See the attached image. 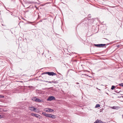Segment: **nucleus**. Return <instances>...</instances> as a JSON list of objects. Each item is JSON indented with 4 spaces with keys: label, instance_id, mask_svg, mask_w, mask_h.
Returning a JSON list of instances; mask_svg holds the SVG:
<instances>
[{
    "label": "nucleus",
    "instance_id": "nucleus-27",
    "mask_svg": "<svg viewBox=\"0 0 123 123\" xmlns=\"http://www.w3.org/2000/svg\"><path fill=\"white\" fill-rule=\"evenodd\" d=\"M59 74H60V75H61V74H60V73H59Z\"/></svg>",
    "mask_w": 123,
    "mask_h": 123
},
{
    "label": "nucleus",
    "instance_id": "nucleus-15",
    "mask_svg": "<svg viewBox=\"0 0 123 123\" xmlns=\"http://www.w3.org/2000/svg\"><path fill=\"white\" fill-rule=\"evenodd\" d=\"M36 113H31V115L32 116H35Z\"/></svg>",
    "mask_w": 123,
    "mask_h": 123
},
{
    "label": "nucleus",
    "instance_id": "nucleus-22",
    "mask_svg": "<svg viewBox=\"0 0 123 123\" xmlns=\"http://www.w3.org/2000/svg\"><path fill=\"white\" fill-rule=\"evenodd\" d=\"M2 117H1V115H0V118H1Z\"/></svg>",
    "mask_w": 123,
    "mask_h": 123
},
{
    "label": "nucleus",
    "instance_id": "nucleus-11",
    "mask_svg": "<svg viewBox=\"0 0 123 123\" xmlns=\"http://www.w3.org/2000/svg\"><path fill=\"white\" fill-rule=\"evenodd\" d=\"M118 87H117L115 89V92H116L117 93H118L119 92H118Z\"/></svg>",
    "mask_w": 123,
    "mask_h": 123
},
{
    "label": "nucleus",
    "instance_id": "nucleus-14",
    "mask_svg": "<svg viewBox=\"0 0 123 123\" xmlns=\"http://www.w3.org/2000/svg\"><path fill=\"white\" fill-rule=\"evenodd\" d=\"M4 97V96L3 95H0V98H2Z\"/></svg>",
    "mask_w": 123,
    "mask_h": 123
},
{
    "label": "nucleus",
    "instance_id": "nucleus-25",
    "mask_svg": "<svg viewBox=\"0 0 123 123\" xmlns=\"http://www.w3.org/2000/svg\"><path fill=\"white\" fill-rule=\"evenodd\" d=\"M29 3H31V2H29Z\"/></svg>",
    "mask_w": 123,
    "mask_h": 123
},
{
    "label": "nucleus",
    "instance_id": "nucleus-9",
    "mask_svg": "<svg viewBox=\"0 0 123 123\" xmlns=\"http://www.w3.org/2000/svg\"><path fill=\"white\" fill-rule=\"evenodd\" d=\"M94 123H103V122L101 120L98 119Z\"/></svg>",
    "mask_w": 123,
    "mask_h": 123
},
{
    "label": "nucleus",
    "instance_id": "nucleus-3",
    "mask_svg": "<svg viewBox=\"0 0 123 123\" xmlns=\"http://www.w3.org/2000/svg\"><path fill=\"white\" fill-rule=\"evenodd\" d=\"M45 74H47L49 75L50 76H53L56 75V73H54L53 72H47L45 73Z\"/></svg>",
    "mask_w": 123,
    "mask_h": 123
},
{
    "label": "nucleus",
    "instance_id": "nucleus-2",
    "mask_svg": "<svg viewBox=\"0 0 123 123\" xmlns=\"http://www.w3.org/2000/svg\"><path fill=\"white\" fill-rule=\"evenodd\" d=\"M32 100L35 101L36 102H43V100L40 99H38V98H37L36 97L32 98Z\"/></svg>",
    "mask_w": 123,
    "mask_h": 123
},
{
    "label": "nucleus",
    "instance_id": "nucleus-18",
    "mask_svg": "<svg viewBox=\"0 0 123 123\" xmlns=\"http://www.w3.org/2000/svg\"><path fill=\"white\" fill-rule=\"evenodd\" d=\"M115 106H113L112 107H111V108L112 109H115Z\"/></svg>",
    "mask_w": 123,
    "mask_h": 123
},
{
    "label": "nucleus",
    "instance_id": "nucleus-26",
    "mask_svg": "<svg viewBox=\"0 0 123 123\" xmlns=\"http://www.w3.org/2000/svg\"><path fill=\"white\" fill-rule=\"evenodd\" d=\"M106 93L107 94H108V95H109L108 94V93Z\"/></svg>",
    "mask_w": 123,
    "mask_h": 123
},
{
    "label": "nucleus",
    "instance_id": "nucleus-20",
    "mask_svg": "<svg viewBox=\"0 0 123 123\" xmlns=\"http://www.w3.org/2000/svg\"><path fill=\"white\" fill-rule=\"evenodd\" d=\"M48 83H51V81H48Z\"/></svg>",
    "mask_w": 123,
    "mask_h": 123
},
{
    "label": "nucleus",
    "instance_id": "nucleus-8",
    "mask_svg": "<svg viewBox=\"0 0 123 123\" xmlns=\"http://www.w3.org/2000/svg\"><path fill=\"white\" fill-rule=\"evenodd\" d=\"M35 117L37 118H38L39 119H40L42 118V116L39 114L36 113Z\"/></svg>",
    "mask_w": 123,
    "mask_h": 123
},
{
    "label": "nucleus",
    "instance_id": "nucleus-12",
    "mask_svg": "<svg viewBox=\"0 0 123 123\" xmlns=\"http://www.w3.org/2000/svg\"><path fill=\"white\" fill-rule=\"evenodd\" d=\"M100 106V105L99 104H97L96 105L95 107V108H98V107H99Z\"/></svg>",
    "mask_w": 123,
    "mask_h": 123
},
{
    "label": "nucleus",
    "instance_id": "nucleus-5",
    "mask_svg": "<svg viewBox=\"0 0 123 123\" xmlns=\"http://www.w3.org/2000/svg\"><path fill=\"white\" fill-rule=\"evenodd\" d=\"M44 111L46 112H52L54 111L53 110L51 109L50 108H47L44 109Z\"/></svg>",
    "mask_w": 123,
    "mask_h": 123
},
{
    "label": "nucleus",
    "instance_id": "nucleus-19",
    "mask_svg": "<svg viewBox=\"0 0 123 123\" xmlns=\"http://www.w3.org/2000/svg\"><path fill=\"white\" fill-rule=\"evenodd\" d=\"M117 46L118 47H120V45H118Z\"/></svg>",
    "mask_w": 123,
    "mask_h": 123
},
{
    "label": "nucleus",
    "instance_id": "nucleus-23",
    "mask_svg": "<svg viewBox=\"0 0 123 123\" xmlns=\"http://www.w3.org/2000/svg\"><path fill=\"white\" fill-rule=\"evenodd\" d=\"M48 81H46L45 82H48Z\"/></svg>",
    "mask_w": 123,
    "mask_h": 123
},
{
    "label": "nucleus",
    "instance_id": "nucleus-17",
    "mask_svg": "<svg viewBox=\"0 0 123 123\" xmlns=\"http://www.w3.org/2000/svg\"><path fill=\"white\" fill-rule=\"evenodd\" d=\"M51 81V83H56V82L54 81Z\"/></svg>",
    "mask_w": 123,
    "mask_h": 123
},
{
    "label": "nucleus",
    "instance_id": "nucleus-21",
    "mask_svg": "<svg viewBox=\"0 0 123 123\" xmlns=\"http://www.w3.org/2000/svg\"><path fill=\"white\" fill-rule=\"evenodd\" d=\"M29 87L30 88H31L32 87V86H29Z\"/></svg>",
    "mask_w": 123,
    "mask_h": 123
},
{
    "label": "nucleus",
    "instance_id": "nucleus-24",
    "mask_svg": "<svg viewBox=\"0 0 123 123\" xmlns=\"http://www.w3.org/2000/svg\"><path fill=\"white\" fill-rule=\"evenodd\" d=\"M76 84H79V83H78V82H77V83H76Z\"/></svg>",
    "mask_w": 123,
    "mask_h": 123
},
{
    "label": "nucleus",
    "instance_id": "nucleus-1",
    "mask_svg": "<svg viewBox=\"0 0 123 123\" xmlns=\"http://www.w3.org/2000/svg\"><path fill=\"white\" fill-rule=\"evenodd\" d=\"M29 109L31 111H34L35 112L37 113L38 112V111H37V109L34 106H29L28 107Z\"/></svg>",
    "mask_w": 123,
    "mask_h": 123
},
{
    "label": "nucleus",
    "instance_id": "nucleus-6",
    "mask_svg": "<svg viewBox=\"0 0 123 123\" xmlns=\"http://www.w3.org/2000/svg\"><path fill=\"white\" fill-rule=\"evenodd\" d=\"M106 45L105 44H94V45L97 47H103Z\"/></svg>",
    "mask_w": 123,
    "mask_h": 123
},
{
    "label": "nucleus",
    "instance_id": "nucleus-10",
    "mask_svg": "<svg viewBox=\"0 0 123 123\" xmlns=\"http://www.w3.org/2000/svg\"><path fill=\"white\" fill-rule=\"evenodd\" d=\"M42 114L46 117H48V116H49V114H47L46 112H43Z\"/></svg>",
    "mask_w": 123,
    "mask_h": 123
},
{
    "label": "nucleus",
    "instance_id": "nucleus-4",
    "mask_svg": "<svg viewBox=\"0 0 123 123\" xmlns=\"http://www.w3.org/2000/svg\"><path fill=\"white\" fill-rule=\"evenodd\" d=\"M55 98L53 96H50L47 99V101H51L52 100H55Z\"/></svg>",
    "mask_w": 123,
    "mask_h": 123
},
{
    "label": "nucleus",
    "instance_id": "nucleus-16",
    "mask_svg": "<svg viewBox=\"0 0 123 123\" xmlns=\"http://www.w3.org/2000/svg\"><path fill=\"white\" fill-rule=\"evenodd\" d=\"M119 85L123 87V83H122L121 84H119Z\"/></svg>",
    "mask_w": 123,
    "mask_h": 123
},
{
    "label": "nucleus",
    "instance_id": "nucleus-7",
    "mask_svg": "<svg viewBox=\"0 0 123 123\" xmlns=\"http://www.w3.org/2000/svg\"><path fill=\"white\" fill-rule=\"evenodd\" d=\"M55 116H56L55 115L51 114H49V116H48V117L53 118H55Z\"/></svg>",
    "mask_w": 123,
    "mask_h": 123
},
{
    "label": "nucleus",
    "instance_id": "nucleus-13",
    "mask_svg": "<svg viewBox=\"0 0 123 123\" xmlns=\"http://www.w3.org/2000/svg\"><path fill=\"white\" fill-rule=\"evenodd\" d=\"M115 88V86H111V89L112 90H113L114 89V88Z\"/></svg>",
    "mask_w": 123,
    "mask_h": 123
}]
</instances>
